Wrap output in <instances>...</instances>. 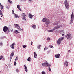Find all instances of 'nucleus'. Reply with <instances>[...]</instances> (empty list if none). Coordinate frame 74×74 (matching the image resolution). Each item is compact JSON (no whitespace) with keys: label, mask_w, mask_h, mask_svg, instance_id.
Segmentation results:
<instances>
[{"label":"nucleus","mask_w":74,"mask_h":74,"mask_svg":"<svg viewBox=\"0 0 74 74\" xmlns=\"http://www.w3.org/2000/svg\"><path fill=\"white\" fill-rule=\"evenodd\" d=\"M42 21L43 22H45V24L47 25L51 23V21H49L46 18H43L42 20Z\"/></svg>","instance_id":"f257e3e1"},{"label":"nucleus","mask_w":74,"mask_h":74,"mask_svg":"<svg viewBox=\"0 0 74 74\" xmlns=\"http://www.w3.org/2000/svg\"><path fill=\"white\" fill-rule=\"evenodd\" d=\"M72 37H73L71 34H68L66 35V38L68 40H71V38H72Z\"/></svg>","instance_id":"f03ea898"},{"label":"nucleus","mask_w":74,"mask_h":74,"mask_svg":"<svg viewBox=\"0 0 74 74\" xmlns=\"http://www.w3.org/2000/svg\"><path fill=\"white\" fill-rule=\"evenodd\" d=\"M14 25L15 26V27L16 28H17L18 30L19 31H21L22 30V31L23 30V29L21 28L20 27V26H19V24H14Z\"/></svg>","instance_id":"7ed1b4c3"},{"label":"nucleus","mask_w":74,"mask_h":74,"mask_svg":"<svg viewBox=\"0 0 74 74\" xmlns=\"http://www.w3.org/2000/svg\"><path fill=\"white\" fill-rule=\"evenodd\" d=\"M50 64L48 63V62H46L45 63H42V66L43 67H48V66H50V65H49Z\"/></svg>","instance_id":"20e7f679"},{"label":"nucleus","mask_w":74,"mask_h":74,"mask_svg":"<svg viewBox=\"0 0 74 74\" xmlns=\"http://www.w3.org/2000/svg\"><path fill=\"white\" fill-rule=\"evenodd\" d=\"M64 3L66 7V8H67V9L68 10L69 8V4H68V3H67V0H65L64 1Z\"/></svg>","instance_id":"39448f33"},{"label":"nucleus","mask_w":74,"mask_h":74,"mask_svg":"<svg viewBox=\"0 0 74 74\" xmlns=\"http://www.w3.org/2000/svg\"><path fill=\"white\" fill-rule=\"evenodd\" d=\"M73 19H74V15L73 14V12H72L71 15V20L70 21V24L73 23Z\"/></svg>","instance_id":"423d86ee"},{"label":"nucleus","mask_w":74,"mask_h":74,"mask_svg":"<svg viewBox=\"0 0 74 74\" xmlns=\"http://www.w3.org/2000/svg\"><path fill=\"white\" fill-rule=\"evenodd\" d=\"M21 15L23 16V18L22 19V20H25V21H26V14H25V13H22Z\"/></svg>","instance_id":"0eeeda50"},{"label":"nucleus","mask_w":74,"mask_h":74,"mask_svg":"<svg viewBox=\"0 0 74 74\" xmlns=\"http://www.w3.org/2000/svg\"><path fill=\"white\" fill-rule=\"evenodd\" d=\"M62 26V24H60L59 25L56 26V27H55L54 28V29H55V30L56 29H59V28L61 27Z\"/></svg>","instance_id":"6e6552de"},{"label":"nucleus","mask_w":74,"mask_h":74,"mask_svg":"<svg viewBox=\"0 0 74 74\" xmlns=\"http://www.w3.org/2000/svg\"><path fill=\"white\" fill-rule=\"evenodd\" d=\"M8 27L6 26H5L3 27V30L4 32H5L8 30Z\"/></svg>","instance_id":"1a4fd4ad"},{"label":"nucleus","mask_w":74,"mask_h":74,"mask_svg":"<svg viewBox=\"0 0 74 74\" xmlns=\"http://www.w3.org/2000/svg\"><path fill=\"white\" fill-rule=\"evenodd\" d=\"M34 16V15H32V14H29L28 15V17L29 19H33V17Z\"/></svg>","instance_id":"9d476101"},{"label":"nucleus","mask_w":74,"mask_h":74,"mask_svg":"<svg viewBox=\"0 0 74 74\" xmlns=\"http://www.w3.org/2000/svg\"><path fill=\"white\" fill-rule=\"evenodd\" d=\"M14 55V52H12L10 54V61L11 60V59H12V58L13 57V56Z\"/></svg>","instance_id":"9b49d317"},{"label":"nucleus","mask_w":74,"mask_h":74,"mask_svg":"<svg viewBox=\"0 0 74 74\" xmlns=\"http://www.w3.org/2000/svg\"><path fill=\"white\" fill-rule=\"evenodd\" d=\"M59 23V22L58 21H56L55 22H54V23H53V25H58Z\"/></svg>","instance_id":"f8f14e48"},{"label":"nucleus","mask_w":74,"mask_h":74,"mask_svg":"<svg viewBox=\"0 0 74 74\" xmlns=\"http://www.w3.org/2000/svg\"><path fill=\"white\" fill-rule=\"evenodd\" d=\"M24 66V69L25 71H26V72H27V71H28V70H27V67L26 66V64H25Z\"/></svg>","instance_id":"ddd939ff"},{"label":"nucleus","mask_w":74,"mask_h":74,"mask_svg":"<svg viewBox=\"0 0 74 74\" xmlns=\"http://www.w3.org/2000/svg\"><path fill=\"white\" fill-rule=\"evenodd\" d=\"M15 45V42H14L12 44V46H11V48L12 49H14V46Z\"/></svg>","instance_id":"4468645a"},{"label":"nucleus","mask_w":74,"mask_h":74,"mask_svg":"<svg viewBox=\"0 0 74 74\" xmlns=\"http://www.w3.org/2000/svg\"><path fill=\"white\" fill-rule=\"evenodd\" d=\"M55 28H54L53 29L51 30H48V32H53L54 31H55Z\"/></svg>","instance_id":"2eb2a0df"},{"label":"nucleus","mask_w":74,"mask_h":74,"mask_svg":"<svg viewBox=\"0 0 74 74\" xmlns=\"http://www.w3.org/2000/svg\"><path fill=\"white\" fill-rule=\"evenodd\" d=\"M15 17V18H20V17L19 16L17 15L16 14H14Z\"/></svg>","instance_id":"dca6fc26"},{"label":"nucleus","mask_w":74,"mask_h":74,"mask_svg":"<svg viewBox=\"0 0 74 74\" xmlns=\"http://www.w3.org/2000/svg\"><path fill=\"white\" fill-rule=\"evenodd\" d=\"M61 41L59 39L57 40V43L58 44H60L61 43Z\"/></svg>","instance_id":"f3484780"},{"label":"nucleus","mask_w":74,"mask_h":74,"mask_svg":"<svg viewBox=\"0 0 74 74\" xmlns=\"http://www.w3.org/2000/svg\"><path fill=\"white\" fill-rule=\"evenodd\" d=\"M49 65L50 66H48V69L49 71H51V68H50V67L51 66V64H49Z\"/></svg>","instance_id":"a211bd4d"},{"label":"nucleus","mask_w":74,"mask_h":74,"mask_svg":"<svg viewBox=\"0 0 74 74\" xmlns=\"http://www.w3.org/2000/svg\"><path fill=\"white\" fill-rule=\"evenodd\" d=\"M55 56L56 58H59V56H60V54H56Z\"/></svg>","instance_id":"6ab92c4d"},{"label":"nucleus","mask_w":74,"mask_h":74,"mask_svg":"<svg viewBox=\"0 0 74 74\" xmlns=\"http://www.w3.org/2000/svg\"><path fill=\"white\" fill-rule=\"evenodd\" d=\"M32 27L34 29H36V25H33L32 26Z\"/></svg>","instance_id":"aec40b11"},{"label":"nucleus","mask_w":74,"mask_h":74,"mask_svg":"<svg viewBox=\"0 0 74 74\" xmlns=\"http://www.w3.org/2000/svg\"><path fill=\"white\" fill-rule=\"evenodd\" d=\"M34 58H36L37 57V53H36L35 52H34Z\"/></svg>","instance_id":"412c9836"},{"label":"nucleus","mask_w":74,"mask_h":74,"mask_svg":"<svg viewBox=\"0 0 74 74\" xmlns=\"http://www.w3.org/2000/svg\"><path fill=\"white\" fill-rule=\"evenodd\" d=\"M14 32L15 33H16V34H17V33H20V32L19 31H18V30H15L14 31Z\"/></svg>","instance_id":"4be33fe9"},{"label":"nucleus","mask_w":74,"mask_h":74,"mask_svg":"<svg viewBox=\"0 0 74 74\" xmlns=\"http://www.w3.org/2000/svg\"><path fill=\"white\" fill-rule=\"evenodd\" d=\"M64 65H65L66 66H68V62L67 61H66L65 62Z\"/></svg>","instance_id":"5701e85b"},{"label":"nucleus","mask_w":74,"mask_h":74,"mask_svg":"<svg viewBox=\"0 0 74 74\" xmlns=\"http://www.w3.org/2000/svg\"><path fill=\"white\" fill-rule=\"evenodd\" d=\"M64 39V37H62L61 38H59V39L61 41L63 40Z\"/></svg>","instance_id":"b1692460"},{"label":"nucleus","mask_w":74,"mask_h":74,"mask_svg":"<svg viewBox=\"0 0 74 74\" xmlns=\"http://www.w3.org/2000/svg\"><path fill=\"white\" fill-rule=\"evenodd\" d=\"M37 48L38 49H40L41 48V45H38L37 46Z\"/></svg>","instance_id":"393cba45"},{"label":"nucleus","mask_w":74,"mask_h":74,"mask_svg":"<svg viewBox=\"0 0 74 74\" xmlns=\"http://www.w3.org/2000/svg\"><path fill=\"white\" fill-rule=\"evenodd\" d=\"M0 14L1 15V17H2L3 16V13L2 12V11H1V10H0Z\"/></svg>","instance_id":"a878e982"},{"label":"nucleus","mask_w":74,"mask_h":74,"mask_svg":"<svg viewBox=\"0 0 74 74\" xmlns=\"http://www.w3.org/2000/svg\"><path fill=\"white\" fill-rule=\"evenodd\" d=\"M16 71L17 73H19V70L18 69H16Z\"/></svg>","instance_id":"bb28decb"},{"label":"nucleus","mask_w":74,"mask_h":74,"mask_svg":"<svg viewBox=\"0 0 74 74\" xmlns=\"http://www.w3.org/2000/svg\"><path fill=\"white\" fill-rule=\"evenodd\" d=\"M31 59V58L30 57H29L28 58L27 61H30Z\"/></svg>","instance_id":"cd10ccee"},{"label":"nucleus","mask_w":74,"mask_h":74,"mask_svg":"<svg viewBox=\"0 0 74 74\" xmlns=\"http://www.w3.org/2000/svg\"><path fill=\"white\" fill-rule=\"evenodd\" d=\"M8 2L10 4H12V2L11 1H10V0H8Z\"/></svg>","instance_id":"c85d7f7f"},{"label":"nucleus","mask_w":74,"mask_h":74,"mask_svg":"<svg viewBox=\"0 0 74 74\" xmlns=\"http://www.w3.org/2000/svg\"><path fill=\"white\" fill-rule=\"evenodd\" d=\"M18 58H19V57H17L15 59V62H16V60H18Z\"/></svg>","instance_id":"c756f323"},{"label":"nucleus","mask_w":74,"mask_h":74,"mask_svg":"<svg viewBox=\"0 0 74 74\" xmlns=\"http://www.w3.org/2000/svg\"><path fill=\"white\" fill-rule=\"evenodd\" d=\"M0 45L1 47H3V44L1 42H0Z\"/></svg>","instance_id":"7c9ffc66"},{"label":"nucleus","mask_w":74,"mask_h":74,"mask_svg":"<svg viewBox=\"0 0 74 74\" xmlns=\"http://www.w3.org/2000/svg\"><path fill=\"white\" fill-rule=\"evenodd\" d=\"M60 33H64V30H61L60 32Z\"/></svg>","instance_id":"2f4dec72"},{"label":"nucleus","mask_w":74,"mask_h":74,"mask_svg":"<svg viewBox=\"0 0 74 74\" xmlns=\"http://www.w3.org/2000/svg\"><path fill=\"white\" fill-rule=\"evenodd\" d=\"M17 8L18 9L20 8V5H17Z\"/></svg>","instance_id":"473e14b6"},{"label":"nucleus","mask_w":74,"mask_h":74,"mask_svg":"<svg viewBox=\"0 0 74 74\" xmlns=\"http://www.w3.org/2000/svg\"><path fill=\"white\" fill-rule=\"evenodd\" d=\"M1 6V9L3 10V5H0Z\"/></svg>","instance_id":"72a5a7b5"},{"label":"nucleus","mask_w":74,"mask_h":74,"mask_svg":"<svg viewBox=\"0 0 74 74\" xmlns=\"http://www.w3.org/2000/svg\"><path fill=\"white\" fill-rule=\"evenodd\" d=\"M3 58V57L2 56H0V60H1V59H2Z\"/></svg>","instance_id":"f704fd0d"},{"label":"nucleus","mask_w":74,"mask_h":74,"mask_svg":"<svg viewBox=\"0 0 74 74\" xmlns=\"http://www.w3.org/2000/svg\"><path fill=\"white\" fill-rule=\"evenodd\" d=\"M12 13L13 14V15H14V14H15V13L14 12V10H12Z\"/></svg>","instance_id":"c9c22d12"},{"label":"nucleus","mask_w":74,"mask_h":74,"mask_svg":"<svg viewBox=\"0 0 74 74\" xmlns=\"http://www.w3.org/2000/svg\"><path fill=\"white\" fill-rule=\"evenodd\" d=\"M42 74H46V73L45 72L42 71Z\"/></svg>","instance_id":"e433bc0d"},{"label":"nucleus","mask_w":74,"mask_h":74,"mask_svg":"<svg viewBox=\"0 0 74 74\" xmlns=\"http://www.w3.org/2000/svg\"><path fill=\"white\" fill-rule=\"evenodd\" d=\"M48 49V48L47 47H45L44 48V51H46V50H47V49Z\"/></svg>","instance_id":"4c0bfd02"},{"label":"nucleus","mask_w":74,"mask_h":74,"mask_svg":"<svg viewBox=\"0 0 74 74\" xmlns=\"http://www.w3.org/2000/svg\"><path fill=\"white\" fill-rule=\"evenodd\" d=\"M23 48H26V45H24L23 46Z\"/></svg>","instance_id":"58836bf2"},{"label":"nucleus","mask_w":74,"mask_h":74,"mask_svg":"<svg viewBox=\"0 0 74 74\" xmlns=\"http://www.w3.org/2000/svg\"><path fill=\"white\" fill-rule=\"evenodd\" d=\"M49 47H50V48H53V46H52V45H50Z\"/></svg>","instance_id":"ea45409f"},{"label":"nucleus","mask_w":74,"mask_h":74,"mask_svg":"<svg viewBox=\"0 0 74 74\" xmlns=\"http://www.w3.org/2000/svg\"><path fill=\"white\" fill-rule=\"evenodd\" d=\"M14 65L16 66V62H15V61L14 62Z\"/></svg>","instance_id":"a19ab883"},{"label":"nucleus","mask_w":74,"mask_h":74,"mask_svg":"<svg viewBox=\"0 0 74 74\" xmlns=\"http://www.w3.org/2000/svg\"><path fill=\"white\" fill-rule=\"evenodd\" d=\"M47 40H48V41L49 40H50V38H47Z\"/></svg>","instance_id":"79ce46f5"},{"label":"nucleus","mask_w":74,"mask_h":74,"mask_svg":"<svg viewBox=\"0 0 74 74\" xmlns=\"http://www.w3.org/2000/svg\"><path fill=\"white\" fill-rule=\"evenodd\" d=\"M50 52V51H48L47 52V54H48Z\"/></svg>","instance_id":"37998d69"},{"label":"nucleus","mask_w":74,"mask_h":74,"mask_svg":"<svg viewBox=\"0 0 74 74\" xmlns=\"http://www.w3.org/2000/svg\"><path fill=\"white\" fill-rule=\"evenodd\" d=\"M18 9L20 11H22V9L21 8H20Z\"/></svg>","instance_id":"c03bdc74"},{"label":"nucleus","mask_w":74,"mask_h":74,"mask_svg":"<svg viewBox=\"0 0 74 74\" xmlns=\"http://www.w3.org/2000/svg\"><path fill=\"white\" fill-rule=\"evenodd\" d=\"M33 44V41H32L31 42V45H32Z\"/></svg>","instance_id":"a18cd8bd"},{"label":"nucleus","mask_w":74,"mask_h":74,"mask_svg":"<svg viewBox=\"0 0 74 74\" xmlns=\"http://www.w3.org/2000/svg\"><path fill=\"white\" fill-rule=\"evenodd\" d=\"M6 8L7 9H9V8H8V6H6Z\"/></svg>","instance_id":"49530a36"},{"label":"nucleus","mask_w":74,"mask_h":74,"mask_svg":"<svg viewBox=\"0 0 74 74\" xmlns=\"http://www.w3.org/2000/svg\"><path fill=\"white\" fill-rule=\"evenodd\" d=\"M68 52H69L70 53V52H71V51H70V50H69L68 51Z\"/></svg>","instance_id":"de8ad7c7"},{"label":"nucleus","mask_w":74,"mask_h":74,"mask_svg":"<svg viewBox=\"0 0 74 74\" xmlns=\"http://www.w3.org/2000/svg\"><path fill=\"white\" fill-rule=\"evenodd\" d=\"M23 1V0H20V2H22Z\"/></svg>","instance_id":"09e8293b"},{"label":"nucleus","mask_w":74,"mask_h":74,"mask_svg":"<svg viewBox=\"0 0 74 74\" xmlns=\"http://www.w3.org/2000/svg\"><path fill=\"white\" fill-rule=\"evenodd\" d=\"M62 36H64V34H62Z\"/></svg>","instance_id":"8fccbe9b"},{"label":"nucleus","mask_w":74,"mask_h":74,"mask_svg":"<svg viewBox=\"0 0 74 74\" xmlns=\"http://www.w3.org/2000/svg\"><path fill=\"white\" fill-rule=\"evenodd\" d=\"M3 37H1L0 38V39H3Z\"/></svg>","instance_id":"3c124183"},{"label":"nucleus","mask_w":74,"mask_h":74,"mask_svg":"<svg viewBox=\"0 0 74 74\" xmlns=\"http://www.w3.org/2000/svg\"><path fill=\"white\" fill-rule=\"evenodd\" d=\"M13 29H12L11 30V32H13Z\"/></svg>","instance_id":"603ef678"},{"label":"nucleus","mask_w":74,"mask_h":74,"mask_svg":"<svg viewBox=\"0 0 74 74\" xmlns=\"http://www.w3.org/2000/svg\"><path fill=\"white\" fill-rule=\"evenodd\" d=\"M2 5L1 4V3H0V5Z\"/></svg>","instance_id":"864d4df0"},{"label":"nucleus","mask_w":74,"mask_h":74,"mask_svg":"<svg viewBox=\"0 0 74 74\" xmlns=\"http://www.w3.org/2000/svg\"><path fill=\"white\" fill-rule=\"evenodd\" d=\"M32 0H29V1H32Z\"/></svg>","instance_id":"5fc2aeb1"},{"label":"nucleus","mask_w":74,"mask_h":74,"mask_svg":"<svg viewBox=\"0 0 74 74\" xmlns=\"http://www.w3.org/2000/svg\"><path fill=\"white\" fill-rule=\"evenodd\" d=\"M23 23H24V22L23 21L22 22Z\"/></svg>","instance_id":"6e6d98bb"},{"label":"nucleus","mask_w":74,"mask_h":74,"mask_svg":"<svg viewBox=\"0 0 74 74\" xmlns=\"http://www.w3.org/2000/svg\"><path fill=\"white\" fill-rule=\"evenodd\" d=\"M3 60H4V59H3Z\"/></svg>","instance_id":"4d7b16f0"},{"label":"nucleus","mask_w":74,"mask_h":74,"mask_svg":"<svg viewBox=\"0 0 74 74\" xmlns=\"http://www.w3.org/2000/svg\"><path fill=\"white\" fill-rule=\"evenodd\" d=\"M0 20H1V18H0Z\"/></svg>","instance_id":"13d9d810"}]
</instances>
